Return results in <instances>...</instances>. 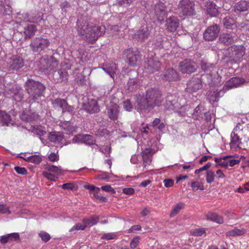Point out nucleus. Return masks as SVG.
I'll return each mask as SVG.
<instances>
[{
	"label": "nucleus",
	"mask_w": 249,
	"mask_h": 249,
	"mask_svg": "<svg viewBox=\"0 0 249 249\" xmlns=\"http://www.w3.org/2000/svg\"><path fill=\"white\" fill-rule=\"evenodd\" d=\"M160 66L159 62L156 60L150 59L147 61V69L150 72H153L158 71Z\"/></svg>",
	"instance_id": "31"
},
{
	"label": "nucleus",
	"mask_w": 249,
	"mask_h": 249,
	"mask_svg": "<svg viewBox=\"0 0 249 249\" xmlns=\"http://www.w3.org/2000/svg\"><path fill=\"white\" fill-rule=\"evenodd\" d=\"M0 213H2L8 214H10L11 213L8 207L6 206L5 205L1 204H0Z\"/></svg>",
	"instance_id": "62"
},
{
	"label": "nucleus",
	"mask_w": 249,
	"mask_h": 249,
	"mask_svg": "<svg viewBox=\"0 0 249 249\" xmlns=\"http://www.w3.org/2000/svg\"><path fill=\"white\" fill-rule=\"evenodd\" d=\"M86 228L85 223H77L73 226L69 231L70 232H74L75 231L84 230Z\"/></svg>",
	"instance_id": "49"
},
{
	"label": "nucleus",
	"mask_w": 249,
	"mask_h": 249,
	"mask_svg": "<svg viewBox=\"0 0 249 249\" xmlns=\"http://www.w3.org/2000/svg\"><path fill=\"white\" fill-rule=\"evenodd\" d=\"M33 132L39 135V136H43L46 133V131L45 128L42 126H38L36 125L33 127L32 129Z\"/></svg>",
	"instance_id": "46"
},
{
	"label": "nucleus",
	"mask_w": 249,
	"mask_h": 249,
	"mask_svg": "<svg viewBox=\"0 0 249 249\" xmlns=\"http://www.w3.org/2000/svg\"><path fill=\"white\" fill-rule=\"evenodd\" d=\"M208 14L212 16H216L218 14L217 7L216 5L212 1H209L206 5Z\"/></svg>",
	"instance_id": "28"
},
{
	"label": "nucleus",
	"mask_w": 249,
	"mask_h": 249,
	"mask_svg": "<svg viewBox=\"0 0 249 249\" xmlns=\"http://www.w3.org/2000/svg\"><path fill=\"white\" fill-rule=\"evenodd\" d=\"M246 230L244 228L239 229L235 228L226 232V235L228 237L241 236L245 234L246 233Z\"/></svg>",
	"instance_id": "29"
},
{
	"label": "nucleus",
	"mask_w": 249,
	"mask_h": 249,
	"mask_svg": "<svg viewBox=\"0 0 249 249\" xmlns=\"http://www.w3.org/2000/svg\"><path fill=\"white\" fill-rule=\"evenodd\" d=\"M245 82V80L239 77H233L228 80L224 87V89L229 90L232 88L238 87Z\"/></svg>",
	"instance_id": "20"
},
{
	"label": "nucleus",
	"mask_w": 249,
	"mask_h": 249,
	"mask_svg": "<svg viewBox=\"0 0 249 249\" xmlns=\"http://www.w3.org/2000/svg\"><path fill=\"white\" fill-rule=\"evenodd\" d=\"M194 3L191 0H182L180 1L178 7L183 15L191 16L194 13Z\"/></svg>",
	"instance_id": "8"
},
{
	"label": "nucleus",
	"mask_w": 249,
	"mask_h": 249,
	"mask_svg": "<svg viewBox=\"0 0 249 249\" xmlns=\"http://www.w3.org/2000/svg\"><path fill=\"white\" fill-rule=\"evenodd\" d=\"M101 69L109 74L111 77L114 78L117 71V67L114 63L112 62H106Z\"/></svg>",
	"instance_id": "21"
},
{
	"label": "nucleus",
	"mask_w": 249,
	"mask_h": 249,
	"mask_svg": "<svg viewBox=\"0 0 249 249\" xmlns=\"http://www.w3.org/2000/svg\"><path fill=\"white\" fill-rule=\"evenodd\" d=\"M138 86V85L134 79H130L128 82V89L133 91Z\"/></svg>",
	"instance_id": "54"
},
{
	"label": "nucleus",
	"mask_w": 249,
	"mask_h": 249,
	"mask_svg": "<svg viewBox=\"0 0 249 249\" xmlns=\"http://www.w3.org/2000/svg\"><path fill=\"white\" fill-rule=\"evenodd\" d=\"M163 78L170 81L176 80L178 78V74L173 69H168L165 71Z\"/></svg>",
	"instance_id": "33"
},
{
	"label": "nucleus",
	"mask_w": 249,
	"mask_h": 249,
	"mask_svg": "<svg viewBox=\"0 0 249 249\" xmlns=\"http://www.w3.org/2000/svg\"><path fill=\"white\" fill-rule=\"evenodd\" d=\"M101 189L103 190L110 193L111 194H114L115 193V191L114 190V189L112 187H111L109 185L103 186L101 187Z\"/></svg>",
	"instance_id": "61"
},
{
	"label": "nucleus",
	"mask_w": 249,
	"mask_h": 249,
	"mask_svg": "<svg viewBox=\"0 0 249 249\" xmlns=\"http://www.w3.org/2000/svg\"><path fill=\"white\" fill-rule=\"evenodd\" d=\"M249 8V3L246 0H240L235 5V10L238 11H245Z\"/></svg>",
	"instance_id": "35"
},
{
	"label": "nucleus",
	"mask_w": 249,
	"mask_h": 249,
	"mask_svg": "<svg viewBox=\"0 0 249 249\" xmlns=\"http://www.w3.org/2000/svg\"><path fill=\"white\" fill-rule=\"evenodd\" d=\"M178 25V20L175 17H171L166 20L165 25L168 30L174 32L176 30Z\"/></svg>",
	"instance_id": "23"
},
{
	"label": "nucleus",
	"mask_w": 249,
	"mask_h": 249,
	"mask_svg": "<svg viewBox=\"0 0 249 249\" xmlns=\"http://www.w3.org/2000/svg\"><path fill=\"white\" fill-rule=\"evenodd\" d=\"M48 158L49 160L51 161H56L59 160V156L58 155L57 152L55 153H51L48 156Z\"/></svg>",
	"instance_id": "58"
},
{
	"label": "nucleus",
	"mask_w": 249,
	"mask_h": 249,
	"mask_svg": "<svg viewBox=\"0 0 249 249\" xmlns=\"http://www.w3.org/2000/svg\"><path fill=\"white\" fill-rule=\"evenodd\" d=\"M155 14L160 22H162L167 15L168 9L163 3L159 2L155 5Z\"/></svg>",
	"instance_id": "15"
},
{
	"label": "nucleus",
	"mask_w": 249,
	"mask_h": 249,
	"mask_svg": "<svg viewBox=\"0 0 249 249\" xmlns=\"http://www.w3.org/2000/svg\"><path fill=\"white\" fill-rule=\"evenodd\" d=\"M140 239L139 236L134 237L130 242V247L133 249L136 248L139 243Z\"/></svg>",
	"instance_id": "55"
},
{
	"label": "nucleus",
	"mask_w": 249,
	"mask_h": 249,
	"mask_svg": "<svg viewBox=\"0 0 249 249\" xmlns=\"http://www.w3.org/2000/svg\"><path fill=\"white\" fill-rule=\"evenodd\" d=\"M26 84V89L33 100L35 101L42 95L45 89V87L42 84L32 79L28 80Z\"/></svg>",
	"instance_id": "3"
},
{
	"label": "nucleus",
	"mask_w": 249,
	"mask_h": 249,
	"mask_svg": "<svg viewBox=\"0 0 249 249\" xmlns=\"http://www.w3.org/2000/svg\"><path fill=\"white\" fill-rule=\"evenodd\" d=\"M228 156L221 158H215L214 161L216 164L222 167L228 168Z\"/></svg>",
	"instance_id": "41"
},
{
	"label": "nucleus",
	"mask_w": 249,
	"mask_h": 249,
	"mask_svg": "<svg viewBox=\"0 0 249 249\" xmlns=\"http://www.w3.org/2000/svg\"><path fill=\"white\" fill-rule=\"evenodd\" d=\"M18 94H19V90L18 89L16 90L10 89L9 92L7 91L4 93V96L8 98L13 97L15 100L20 101L21 97L20 95H18Z\"/></svg>",
	"instance_id": "37"
},
{
	"label": "nucleus",
	"mask_w": 249,
	"mask_h": 249,
	"mask_svg": "<svg viewBox=\"0 0 249 249\" xmlns=\"http://www.w3.org/2000/svg\"><path fill=\"white\" fill-rule=\"evenodd\" d=\"M42 160V157L40 156L37 155H34L31 156H29L25 159L26 161L31 162L36 164H38L41 162Z\"/></svg>",
	"instance_id": "42"
},
{
	"label": "nucleus",
	"mask_w": 249,
	"mask_h": 249,
	"mask_svg": "<svg viewBox=\"0 0 249 249\" xmlns=\"http://www.w3.org/2000/svg\"><path fill=\"white\" fill-rule=\"evenodd\" d=\"M53 107L55 108H61L63 112H68L72 113L73 107L69 106L66 101L64 99H56L53 102Z\"/></svg>",
	"instance_id": "17"
},
{
	"label": "nucleus",
	"mask_w": 249,
	"mask_h": 249,
	"mask_svg": "<svg viewBox=\"0 0 249 249\" xmlns=\"http://www.w3.org/2000/svg\"><path fill=\"white\" fill-rule=\"evenodd\" d=\"M38 235L42 240L45 242H48L51 238V236L49 234L45 231H40Z\"/></svg>",
	"instance_id": "52"
},
{
	"label": "nucleus",
	"mask_w": 249,
	"mask_h": 249,
	"mask_svg": "<svg viewBox=\"0 0 249 249\" xmlns=\"http://www.w3.org/2000/svg\"><path fill=\"white\" fill-rule=\"evenodd\" d=\"M7 235L10 242L18 240L19 238V234L18 233H11L7 234Z\"/></svg>",
	"instance_id": "57"
},
{
	"label": "nucleus",
	"mask_w": 249,
	"mask_h": 249,
	"mask_svg": "<svg viewBox=\"0 0 249 249\" xmlns=\"http://www.w3.org/2000/svg\"><path fill=\"white\" fill-rule=\"evenodd\" d=\"M149 34L150 32L147 26H143L134 34V38H136L138 41H142L148 37Z\"/></svg>",
	"instance_id": "22"
},
{
	"label": "nucleus",
	"mask_w": 249,
	"mask_h": 249,
	"mask_svg": "<svg viewBox=\"0 0 249 249\" xmlns=\"http://www.w3.org/2000/svg\"><path fill=\"white\" fill-rule=\"evenodd\" d=\"M209 99L211 103L216 102L219 99L218 93L217 92H214L212 94H208Z\"/></svg>",
	"instance_id": "53"
},
{
	"label": "nucleus",
	"mask_w": 249,
	"mask_h": 249,
	"mask_svg": "<svg viewBox=\"0 0 249 249\" xmlns=\"http://www.w3.org/2000/svg\"><path fill=\"white\" fill-rule=\"evenodd\" d=\"M14 169L18 174L26 175L27 174V171L24 167L15 166Z\"/></svg>",
	"instance_id": "56"
},
{
	"label": "nucleus",
	"mask_w": 249,
	"mask_h": 249,
	"mask_svg": "<svg viewBox=\"0 0 249 249\" xmlns=\"http://www.w3.org/2000/svg\"><path fill=\"white\" fill-rule=\"evenodd\" d=\"M40 63L41 71L45 72L46 70L47 71L46 73L50 72V71L53 70L54 68L57 65V62L53 61V58L52 57L41 58L40 60Z\"/></svg>",
	"instance_id": "10"
},
{
	"label": "nucleus",
	"mask_w": 249,
	"mask_h": 249,
	"mask_svg": "<svg viewBox=\"0 0 249 249\" xmlns=\"http://www.w3.org/2000/svg\"><path fill=\"white\" fill-rule=\"evenodd\" d=\"M219 41L225 44L231 43L233 40V36L228 33H223L219 37Z\"/></svg>",
	"instance_id": "36"
},
{
	"label": "nucleus",
	"mask_w": 249,
	"mask_h": 249,
	"mask_svg": "<svg viewBox=\"0 0 249 249\" xmlns=\"http://www.w3.org/2000/svg\"><path fill=\"white\" fill-rule=\"evenodd\" d=\"M123 107L124 110L130 111L132 108L131 104L129 100H126L123 102Z\"/></svg>",
	"instance_id": "60"
},
{
	"label": "nucleus",
	"mask_w": 249,
	"mask_h": 249,
	"mask_svg": "<svg viewBox=\"0 0 249 249\" xmlns=\"http://www.w3.org/2000/svg\"><path fill=\"white\" fill-rule=\"evenodd\" d=\"M58 125L65 131L67 134H71L76 131V128L72 126L70 122H60Z\"/></svg>",
	"instance_id": "27"
},
{
	"label": "nucleus",
	"mask_w": 249,
	"mask_h": 249,
	"mask_svg": "<svg viewBox=\"0 0 249 249\" xmlns=\"http://www.w3.org/2000/svg\"><path fill=\"white\" fill-rule=\"evenodd\" d=\"M54 80L56 82H59L63 81H66L68 78V74L65 70H60L53 74Z\"/></svg>",
	"instance_id": "26"
},
{
	"label": "nucleus",
	"mask_w": 249,
	"mask_h": 249,
	"mask_svg": "<svg viewBox=\"0 0 249 249\" xmlns=\"http://www.w3.org/2000/svg\"><path fill=\"white\" fill-rule=\"evenodd\" d=\"M161 102L160 92L152 88L147 90L145 99L141 98L138 99L136 107L139 111L151 109L156 106H160Z\"/></svg>",
	"instance_id": "2"
},
{
	"label": "nucleus",
	"mask_w": 249,
	"mask_h": 249,
	"mask_svg": "<svg viewBox=\"0 0 249 249\" xmlns=\"http://www.w3.org/2000/svg\"><path fill=\"white\" fill-rule=\"evenodd\" d=\"M196 64L193 61L185 59L180 62L178 65L179 70L183 73H190L196 69Z\"/></svg>",
	"instance_id": "11"
},
{
	"label": "nucleus",
	"mask_w": 249,
	"mask_h": 249,
	"mask_svg": "<svg viewBox=\"0 0 249 249\" xmlns=\"http://www.w3.org/2000/svg\"><path fill=\"white\" fill-rule=\"evenodd\" d=\"M225 27L227 29H233L236 27L234 20L230 17H226L223 21Z\"/></svg>",
	"instance_id": "38"
},
{
	"label": "nucleus",
	"mask_w": 249,
	"mask_h": 249,
	"mask_svg": "<svg viewBox=\"0 0 249 249\" xmlns=\"http://www.w3.org/2000/svg\"><path fill=\"white\" fill-rule=\"evenodd\" d=\"M106 30L104 26L92 18H86L83 20H78V31L84 38L89 42L96 41L100 36L103 35Z\"/></svg>",
	"instance_id": "1"
},
{
	"label": "nucleus",
	"mask_w": 249,
	"mask_h": 249,
	"mask_svg": "<svg viewBox=\"0 0 249 249\" xmlns=\"http://www.w3.org/2000/svg\"><path fill=\"white\" fill-rule=\"evenodd\" d=\"M117 103L118 99H115L113 101H110V105L107 107L108 116L112 120L117 119L118 116L119 111Z\"/></svg>",
	"instance_id": "19"
},
{
	"label": "nucleus",
	"mask_w": 249,
	"mask_h": 249,
	"mask_svg": "<svg viewBox=\"0 0 249 249\" xmlns=\"http://www.w3.org/2000/svg\"><path fill=\"white\" fill-rule=\"evenodd\" d=\"M219 32V27L217 25L211 26L204 32V38L207 41L213 40L218 36Z\"/></svg>",
	"instance_id": "13"
},
{
	"label": "nucleus",
	"mask_w": 249,
	"mask_h": 249,
	"mask_svg": "<svg viewBox=\"0 0 249 249\" xmlns=\"http://www.w3.org/2000/svg\"><path fill=\"white\" fill-rule=\"evenodd\" d=\"M99 217L97 216H94L89 218H86L83 219V223H85V224L87 227H91L98 223L99 221Z\"/></svg>",
	"instance_id": "43"
},
{
	"label": "nucleus",
	"mask_w": 249,
	"mask_h": 249,
	"mask_svg": "<svg viewBox=\"0 0 249 249\" xmlns=\"http://www.w3.org/2000/svg\"><path fill=\"white\" fill-rule=\"evenodd\" d=\"M73 143H83L87 145H93L95 143L96 141L90 135H78L75 136L72 139Z\"/></svg>",
	"instance_id": "16"
},
{
	"label": "nucleus",
	"mask_w": 249,
	"mask_h": 249,
	"mask_svg": "<svg viewBox=\"0 0 249 249\" xmlns=\"http://www.w3.org/2000/svg\"><path fill=\"white\" fill-rule=\"evenodd\" d=\"M228 157V167L238 164L240 161V159L235 156L229 155Z\"/></svg>",
	"instance_id": "44"
},
{
	"label": "nucleus",
	"mask_w": 249,
	"mask_h": 249,
	"mask_svg": "<svg viewBox=\"0 0 249 249\" xmlns=\"http://www.w3.org/2000/svg\"><path fill=\"white\" fill-rule=\"evenodd\" d=\"M164 186L167 187H170L174 185V181L171 179H165L163 180Z\"/></svg>",
	"instance_id": "63"
},
{
	"label": "nucleus",
	"mask_w": 249,
	"mask_h": 249,
	"mask_svg": "<svg viewBox=\"0 0 249 249\" xmlns=\"http://www.w3.org/2000/svg\"><path fill=\"white\" fill-rule=\"evenodd\" d=\"M108 131L105 128L100 129L97 132L96 135L99 136H105L106 135H108Z\"/></svg>",
	"instance_id": "64"
},
{
	"label": "nucleus",
	"mask_w": 249,
	"mask_h": 249,
	"mask_svg": "<svg viewBox=\"0 0 249 249\" xmlns=\"http://www.w3.org/2000/svg\"><path fill=\"white\" fill-rule=\"evenodd\" d=\"M42 19L43 15L42 13H39L37 16H30L28 20L30 22H37Z\"/></svg>",
	"instance_id": "51"
},
{
	"label": "nucleus",
	"mask_w": 249,
	"mask_h": 249,
	"mask_svg": "<svg viewBox=\"0 0 249 249\" xmlns=\"http://www.w3.org/2000/svg\"><path fill=\"white\" fill-rule=\"evenodd\" d=\"M206 218L218 224H222L224 220L223 218L214 213H209L206 215Z\"/></svg>",
	"instance_id": "34"
},
{
	"label": "nucleus",
	"mask_w": 249,
	"mask_h": 249,
	"mask_svg": "<svg viewBox=\"0 0 249 249\" xmlns=\"http://www.w3.org/2000/svg\"><path fill=\"white\" fill-rule=\"evenodd\" d=\"M66 172L61 166L48 164L46 168V171L43 172V175L47 179L55 181L59 176L64 175Z\"/></svg>",
	"instance_id": "5"
},
{
	"label": "nucleus",
	"mask_w": 249,
	"mask_h": 249,
	"mask_svg": "<svg viewBox=\"0 0 249 249\" xmlns=\"http://www.w3.org/2000/svg\"><path fill=\"white\" fill-rule=\"evenodd\" d=\"M125 54L128 59L129 65L131 66L136 65L137 62L140 60L139 52L137 50L133 51L131 49H127L125 52Z\"/></svg>",
	"instance_id": "14"
},
{
	"label": "nucleus",
	"mask_w": 249,
	"mask_h": 249,
	"mask_svg": "<svg viewBox=\"0 0 249 249\" xmlns=\"http://www.w3.org/2000/svg\"><path fill=\"white\" fill-rule=\"evenodd\" d=\"M205 233V231L203 228H197L191 231L192 235L196 236H201Z\"/></svg>",
	"instance_id": "50"
},
{
	"label": "nucleus",
	"mask_w": 249,
	"mask_h": 249,
	"mask_svg": "<svg viewBox=\"0 0 249 249\" xmlns=\"http://www.w3.org/2000/svg\"><path fill=\"white\" fill-rule=\"evenodd\" d=\"M50 43V41L47 38L36 37L32 41L31 47L34 52H41L47 49Z\"/></svg>",
	"instance_id": "6"
},
{
	"label": "nucleus",
	"mask_w": 249,
	"mask_h": 249,
	"mask_svg": "<svg viewBox=\"0 0 249 249\" xmlns=\"http://www.w3.org/2000/svg\"><path fill=\"white\" fill-rule=\"evenodd\" d=\"M20 118L24 121L32 122L36 120L38 116L34 112L32 113L30 110H25L21 114Z\"/></svg>",
	"instance_id": "25"
},
{
	"label": "nucleus",
	"mask_w": 249,
	"mask_h": 249,
	"mask_svg": "<svg viewBox=\"0 0 249 249\" xmlns=\"http://www.w3.org/2000/svg\"><path fill=\"white\" fill-rule=\"evenodd\" d=\"M231 146L239 147L241 143V139L235 132H232L231 135Z\"/></svg>",
	"instance_id": "39"
},
{
	"label": "nucleus",
	"mask_w": 249,
	"mask_h": 249,
	"mask_svg": "<svg viewBox=\"0 0 249 249\" xmlns=\"http://www.w3.org/2000/svg\"><path fill=\"white\" fill-rule=\"evenodd\" d=\"M153 152L154 151L152 149L149 147L142 150V157L145 167L151 162V155Z\"/></svg>",
	"instance_id": "24"
},
{
	"label": "nucleus",
	"mask_w": 249,
	"mask_h": 249,
	"mask_svg": "<svg viewBox=\"0 0 249 249\" xmlns=\"http://www.w3.org/2000/svg\"><path fill=\"white\" fill-rule=\"evenodd\" d=\"M191 187L194 191H196L197 190H203L204 187L203 184L202 183L194 181L191 183Z\"/></svg>",
	"instance_id": "48"
},
{
	"label": "nucleus",
	"mask_w": 249,
	"mask_h": 249,
	"mask_svg": "<svg viewBox=\"0 0 249 249\" xmlns=\"http://www.w3.org/2000/svg\"><path fill=\"white\" fill-rule=\"evenodd\" d=\"M184 204L182 203H178L174 205L170 214V217H174L182 209Z\"/></svg>",
	"instance_id": "45"
},
{
	"label": "nucleus",
	"mask_w": 249,
	"mask_h": 249,
	"mask_svg": "<svg viewBox=\"0 0 249 249\" xmlns=\"http://www.w3.org/2000/svg\"><path fill=\"white\" fill-rule=\"evenodd\" d=\"M215 178V173L212 170H208L206 173V180L208 183L213 182Z\"/></svg>",
	"instance_id": "47"
},
{
	"label": "nucleus",
	"mask_w": 249,
	"mask_h": 249,
	"mask_svg": "<svg viewBox=\"0 0 249 249\" xmlns=\"http://www.w3.org/2000/svg\"><path fill=\"white\" fill-rule=\"evenodd\" d=\"M64 136L61 132H53L50 134L49 139L50 141L54 143H59L63 139Z\"/></svg>",
	"instance_id": "30"
},
{
	"label": "nucleus",
	"mask_w": 249,
	"mask_h": 249,
	"mask_svg": "<svg viewBox=\"0 0 249 249\" xmlns=\"http://www.w3.org/2000/svg\"><path fill=\"white\" fill-rule=\"evenodd\" d=\"M203 86L201 78L192 77L187 83L186 90L189 93H194L202 89Z\"/></svg>",
	"instance_id": "9"
},
{
	"label": "nucleus",
	"mask_w": 249,
	"mask_h": 249,
	"mask_svg": "<svg viewBox=\"0 0 249 249\" xmlns=\"http://www.w3.org/2000/svg\"><path fill=\"white\" fill-rule=\"evenodd\" d=\"M142 127L136 128L133 124L132 125V128L133 129L134 133H137V136L134 134L133 137L135 138V140L137 141L138 144L139 146L141 145L142 144L144 143V142L142 141L141 138V135H145V137L144 138V141L145 140L146 136L148 133V130L149 129V127L148 124H144L143 123L141 124Z\"/></svg>",
	"instance_id": "7"
},
{
	"label": "nucleus",
	"mask_w": 249,
	"mask_h": 249,
	"mask_svg": "<svg viewBox=\"0 0 249 249\" xmlns=\"http://www.w3.org/2000/svg\"><path fill=\"white\" fill-rule=\"evenodd\" d=\"M211 165H212V164H211V162H208L206 164H205L203 167L200 168L196 170V171L195 172V174H198L200 172H202L203 171L207 170L208 169H209L211 166Z\"/></svg>",
	"instance_id": "59"
},
{
	"label": "nucleus",
	"mask_w": 249,
	"mask_h": 249,
	"mask_svg": "<svg viewBox=\"0 0 249 249\" xmlns=\"http://www.w3.org/2000/svg\"><path fill=\"white\" fill-rule=\"evenodd\" d=\"M10 116L4 111H0V124L2 125H9L11 124Z\"/></svg>",
	"instance_id": "32"
},
{
	"label": "nucleus",
	"mask_w": 249,
	"mask_h": 249,
	"mask_svg": "<svg viewBox=\"0 0 249 249\" xmlns=\"http://www.w3.org/2000/svg\"><path fill=\"white\" fill-rule=\"evenodd\" d=\"M36 31V28L34 25H29L24 28V33L26 37H30L33 36Z\"/></svg>",
	"instance_id": "40"
},
{
	"label": "nucleus",
	"mask_w": 249,
	"mask_h": 249,
	"mask_svg": "<svg viewBox=\"0 0 249 249\" xmlns=\"http://www.w3.org/2000/svg\"><path fill=\"white\" fill-rule=\"evenodd\" d=\"M6 61L9 67L14 70H18L21 68L24 65L23 59L18 55H13L7 57Z\"/></svg>",
	"instance_id": "12"
},
{
	"label": "nucleus",
	"mask_w": 249,
	"mask_h": 249,
	"mask_svg": "<svg viewBox=\"0 0 249 249\" xmlns=\"http://www.w3.org/2000/svg\"><path fill=\"white\" fill-rule=\"evenodd\" d=\"M245 53V48L244 46H233L228 48L225 55L231 63H236L240 61Z\"/></svg>",
	"instance_id": "4"
},
{
	"label": "nucleus",
	"mask_w": 249,
	"mask_h": 249,
	"mask_svg": "<svg viewBox=\"0 0 249 249\" xmlns=\"http://www.w3.org/2000/svg\"><path fill=\"white\" fill-rule=\"evenodd\" d=\"M83 109L90 113H93L99 110V107L96 100L91 99H87V102L83 103Z\"/></svg>",
	"instance_id": "18"
}]
</instances>
